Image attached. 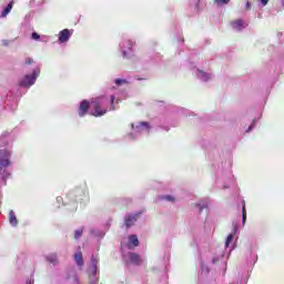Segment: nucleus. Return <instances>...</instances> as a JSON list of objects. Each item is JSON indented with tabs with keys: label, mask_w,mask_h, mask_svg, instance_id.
Returning <instances> with one entry per match:
<instances>
[{
	"label": "nucleus",
	"mask_w": 284,
	"mask_h": 284,
	"mask_svg": "<svg viewBox=\"0 0 284 284\" xmlns=\"http://www.w3.org/2000/svg\"><path fill=\"white\" fill-rule=\"evenodd\" d=\"M108 101L103 97L91 100V116H105L108 114Z\"/></svg>",
	"instance_id": "1"
},
{
	"label": "nucleus",
	"mask_w": 284,
	"mask_h": 284,
	"mask_svg": "<svg viewBox=\"0 0 284 284\" xmlns=\"http://www.w3.org/2000/svg\"><path fill=\"white\" fill-rule=\"evenodd\" d=\"M41 74V70L34 69L31 75H26L19 83L20 88H31L37 82V78Z\"/></svg>",
	"instance_id": "2"
},
{
	"label": "nucleus",
	"mask_w": 284,
	"mask_h": 284,
	"mask_svg": "<svg viewBox=\"0 0 284 284\" xmlns=\"http://www.w3.org/2000/svg\"><path fill=\"white\" fill-rule=\"evenodd\" d=\"M12 156V153L10 151L2 149L0 150V172L3 170V168H9L12 163L10 162V158Z\"/></svg>",
	"instance_id": "3"
},
{
	"label": "nucleus",
	"mask_w": 284,
	"mask_h": 284,
	"mask_svg": "<svg viewBox=\"0 0 284 284\" xmlns=\"http://www.w3.org/2000/svg\"><path fill=\"white\" fill-rule=\"evenodd\" d=\"M91 102L88 100H83L78 109L79 116H85L88 114V111L90 110Z\"/></svg>",
	"instance_id": "4"
},
{
	"label": "nucleus",
	"mask_w": 284,
	"mask_h": 284,
	"mask_svg": "<svg viewBox=\"0 0 284 284\" xmlns=\"http://www.w3.org/2000/svg\"><path fill=\"white\" fill-rule=\"evenodd\" d=\"M139 219V214H129L124 217V225L126 227V230H130V227H132V225H134V223H136Z\"/></svg>",
	"instance_id": "5"
},
{
	"label": "nucleus",
	"mask_w": 284,
	"mask_h": 284,
	"mask_svg": "<svg viewBox=\"0 0 284 284\" xmlns=\"http://www.w3.org/2000/svg\"><path fill=\"white\" fill-rule=\"evenodd\" d=\"M230 26L233 30L241 32V30H243V28H245V22L243 21V19L232 20L230 22Z\"/></svg>",
	"instance_id": "6"
},
{
	"label": "nucleus",
	"mask_w": 284,
	"mask_h": 284,
	"mask_svg": "<svg viewBox=\"0 0 284 284\" xmlns=\"http://www.w3.org/2000/svg\"><path fill=\"white\" fill-rule=\"evenodd\" d=\"M73 258L78 265V267H83L84 262H83V253L81 251H78L74 255Z\"/></svg>",
	"instance_id": "7"
},
{
	"label": "nucleus",
	"mask_w": 284,
	"mask_h": 284,
	"mask_svg": "<svg viewBox=\"0 0 284 284\" xmlns=\"http://www.w3.org/2000/svg\"><path fill=\"white\" fill-rule=\"evenodd\" d=\"M45 261L48 263H51V265H59V256L57 255V253H51L47 255Z\"/></svg>",
	"instance_id": "8"
},
{
	"label": "nucleus",
	"mask_w": 284,
	"mask_h": 284,
	"mask_svg": "<svg viewBox=\"0 0 284 284\" xmlns=\"http://www.w3.org/2000/svg\"><path fill=\"white\" fill-rule=\"evenodd\" d=\"M129 258L133 265H141V255L136 253H129Z\"/></svg>",
	"instance_id": "9"
},
{
	"label": "nucleus",
	"mask_w": 284,
	"mask_h": 284,
	"mask_svg": "<svg viewBox=\"0 0 284 284\" xmlns=\"http://www.w3.org/2000/svg\"><path fill=\"white\" fill-rule=\"evenodd\" d=\"M14 6V1H10L8 3V6L3 9V11L1 12V17L6 18L8 17V14H10V12H12V8Z\"/></svg>",
	"instance_id": "10"
},
{
	"label": "nucleus",
	"mask_w": 284,
	"mask_h": 284,
	"mask_svg": "<svg viewBox=\"0 0 284 284\" xmlns=\"http://www.w3.org/2000/svg\"><path fill=\"white\" fill-rule=\"evenodd\" d=\"M9 223L13 227H17V225L19 224V221L17 220V215L14 214V211L9 212Z\"/></svg>",
	"instance_id": "11"
},
{
	"label": "nucleus",
	"mask_w": 284,
	"mask_h": 284,
	"mask_svg": "<svg viewBox=\"0 0 284 284\" xmlns=\"http://www.w3.org/2000/svg\"><path fill=\"white\" fill-rule=\"evenodd\" d=\"M143 128H145V130H148V132H150V123L148 122H140L136 126L135 130L138 132H143Z\"/></svg>",
	"instance_id": "12"
},
{
	"label": "nucleus",
	"mask_w": 284,
	"mask_h": 284,
	"mask_svg": "<svg viewBox=\"0 0 284 284\" xmlns=\"http://www.w3.org/2000/svg\"><path fill=\"white\" fill-rule=\"evenodd\" d=\"M129 243L133 245V247H139V237L136 235H130Z\"/></svg>",
	"instance_id": "13"
},
{
	"label": "nucleus",
	"mask_w": 284,
	"mask_h": 284,
	"mask_svg": "<svg viewBox=\"0 0 284 284\" xmlns=\"http://www.w3.org/2000/svg\"><path fill=\"white\" fill-rule=\"evenodd\" d=\"M74 34V30L64 29L60 31L59 37H72Z\"/></svg>",
	"instance_id": "14"
},
{
	"label": "nucleus",
	"mask_w": 284,
	"mask_h": 284,
	"mask_svg": "<svg viewBox=\"0 0 284 284\" xmlns=\"http://www.w3.org/2000/svg\"><path fill=\"white\" fill-rule=\"evenodd\" d=\"M115 85H124V84H128V80L125 79H115L114 81Z\"/></svg>",
	"instance_id": "15"
},
{
	"label": "nucleus",
	"mask_w": 284,
	"mask_h": 284,
	"mask_svg": "<svg viewBox=\"0 0 284 284\" xmlns=\"http://www.w3.org/2000/svg\"><path fill=\"white\" fill-rule=\"evenodd\" d=\"M83 236V229H79L74 232V239L75 241H79V237Z\"/></svg>",
	"instance_id": "16"
},
{
	"label": "nucleus",
	"mask_w": 284,
	"mask_h": 284,
	"mask_svg": "<svg viewBox=\"0 0 284 284\" xmlns=\"http://www.w3.org/2000/svg\"><path fill=\"white\" fill-rule=\"evenodd\" d=\"M232 241H234V235L229 234L226 237L225 247H230V243H232Z\"/></svg>",
	"instance_id": "17"
},
{
	"label": "nucleus",
	"mask_w": 284,
	"mask_h": 284,
	"mask_svg": "<svg viewBox=\"0 0 284 284\" xmlns=\"http://www.w3.org/2000/svg\"><path fill=\"white\" fill-rule=\"evenodd\" d=\"M242 221L243 223L247 221V211L245 210V206L242 209Z\"/></svg>",
	"instance_id": "18"
},
{
	"label": "nucleus",
	"mask_w": 284,
	"mask_h": 284,
	"mask_svg": "<svg viewBox=\"0 0 284 284\" xmlns=\"http://www.w3.org/2000/svg\"><path fill=\"white\" fill-rule=\"evenodd\" d=\"M91 265H93V267H97V265H99V260L94 257V255H91Z\"/></svg>",
	"instance_id": "19"
},
{
	"label": "nucleus",
	"mask_w": 284,
	"mask_h": 284,
	"mask_svg": "<svg viewBox=\"0 0 284 284\" xmlns=\"http://www.w3.org/2000/svg\"><path fill=\"white\" fill-rule=\"evenodd\" d=\"M217 6H226L230 3V0H214Z\"/></svg>",
	"instance_id": "20"
},
{
	"label": "nucleus",
	"mask_w": 284,
	"mask_h": 284,
	"mask_svg": "<svg viewBox=\"0 0 284 284\" xmlns=\"http://www.w3.org/2000/svg\"><path fill=\"white\" fill-rule=\"evenodd\" d=\"M114 95L110 97V103H111V109L110 110H114Z\"/></svg>",
	"instance_id": "21"
},
{
	"label": "nucleus",
	"mask_w": 284,
	"mask_h": 284,
	"mask_svg": "<svg viewBox=\"0 0 284 284\" xmlns=\"http://www.w3.org/2000/svg\"><path fill=\"white\" fill-rule=\"evenodd\" d=\"M68 39H70V37H60L59 41H60V43H65L68 41Z\"/></svg>",
	"instance_id": "22"
},
{
	"label": "nucleus",
	"mask_w": 284,
	"mask_h": 284,
	"mask_svg": "<svg viewBox=\"0 0 284 284\" xmlns=\"http://www.w3.org/2000/svg\"><path fill=\"white\" fill-rule=\"evenodd\" d=\"M164 200H165V201L174 202V196H172V195H165V196H164Z\"/></svg>",
	"instance_id": "23"
},
{
	"label": "nucleus",
	"mask_w": 284,
	"mask_h": 284,
	"mask_svg": "<svg viewBox=\"0 0 284 284\" xmlns=\"http://www.w3.org/2000/svg\"><path fill=\"white\" fill-rule=\"evenodd\" d=\"M32 63H34V60H32V58L27 59V61H26L27 65H30Z\"/></svg>",
	"instance_id": "24"
},
{
	"label": "nucleus",
	"mask_w": 284,
	"mask_h": 284,
	"mask_svg": "<svg viewBox=\"0 0 284 284\" xmlns=\"http://www.w3.org/2000/svg\"><path fill=\"white\" fill-rule=\"evenodd\" d=\"M261 1V3H263L264 6H267V3H270V0H258Z\"/></svg>",
	"instance_id": "25"
},
{
	"label": "nucleus",
	"mask_w": 284,
	"mask_h": 284,
	"mask_svg": "<svg viewBox=\"0 0 284 284\" xmlns=\"http://www.w3.org/2000/svg\"><path fill=\"white\" fill-rule=\"evenodd\" d=\"M31 37H39V33L33 32V33L31 34Z\"/></svg>",
	"instance_id": "26"
},
{
	"label": "nucleus",
	"mask_w": 284,
	"mask_h": 284,
	"mask_svg": "<svg viewBox=\"0 0 284 284\" xmlns=\"http://www.w3.org/2000/svg\"><path fill=\"white\" fill-rule=\"evenodd\" d=\"M247 132H252V126H250V128L247 129Z\"/></svg>",
	"instance_id": "27"
},
{
	"label": "nucleus",
	"mask_w": 284,
	"mask_h": 284,
	"mask_svg": "<svg viewBox=\"0 0 284 284\" xmlns=\"http://www.w3.org/2000/svg\"><path fill=\"white\" fill-rule=\"evenodd\" d=\"M33 39H36V41H39V37H33Z\"/></svg>",
	"instance_id": "28"
},
{
	"label": "nucleus",
	"mask_w": 284,
	"mask_h": 284,
	"mask_svg": "<svg viewBox=\"0 0 284 284\" xmlns=\"http://www.w3.org/2000/svg\"><path fill=\"white\" fill-rule=\"evenodd\" d=\"M203 207H206V205H205V206H203ZM203 207H200V212H203Z\"/></svg>",
	"instance_id": "29"
},
{
	"label": "nucleus",
	"mask_w": 284,
	"mask_h": 284,
	"mask_svg": "<svg viewBox=\"0 0 284 284\" xmlns=\"http://www.w3.org/2000/svg\"><path fill=\"white\" fill-rule=\"evenodd\" d=\"M138 81H143V78H138Z\"/></svg>",
	"instance_id": "30"
},
{
	"label": "nucleus",
	"mask_w": 284,
	"mask_h": 284,
	"mask_svg": "<svg viewBox=\"0 0 284 284\" xmlns=\"http://www.w3.org/2000/svg\"><path fill=\"white\" fill-rule=\"evenodd\" d=\"M132 130H134V124H131Z\"/></svg>",
	"instance_id": "31"
},
{
	"label": "nucleus",
	"mask_w": 284,
	"mask_h": 284,
	"mask_svg": "<svg viewBox=\"0 0 284 284\" xmlns=\"http://www.w3.org/2000/svg\"><path fill=\"white\" fill-rule=\"evenodd\" d=\"M246 6H247V8H250V2H247V4H246Z\"/></svg>",
	"instance_id": "32"
}]
</instances>
